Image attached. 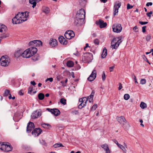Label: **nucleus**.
Instances as JSON below:
<instances>
[{"instance_id": "f257e3e1", "label": "nucleus", "mask_w": 153, "mask_h": 153, "mask_svg": "<svg viewBox=\"0 0 153 153\" xmlns=\"http://www.w3.org/2000/svg\"><path fill=\"white\" fill-rule=\"evenodd\" d=\"M85 15V10L82 8L77 11L74 19V24L77 26L81 25L84 21Z\"/></svg>"}, {"instance_id": "5701e85b", "label": "nucleus", "mask_w": 153, "mask_h": 153, "mask_svg": "<svg viewBox=\"0 0 153 153\" xmlns=\"http://www.w3.org/2000/svg\"><path fill=\"white\" fill-rule=\"evenodd\" d=\"M122 125L123 127L125 129H128L130 127L129 123L126 120Z\"/></svg>"}, {"instance_id": "6e6d98bb", "label": "nucleus", "mask_w": 153, "mask_h": 153, "mask_svg": "<svg viewBox=\"0 0 153 153\" xmlns=\"http://www.w3.org/2000/svg\"><path fill=\"white\" fill-rule=\"evenodd\" d=\"M152 14V11H150L149 13H146V15L148 17H150L151 16V15Z\"/></svg>"}, {"instance_id": "49530a36", "label": "nucleus", "mask_w": 153, "mask_h": 153, "mask_svg": "<svg viewBox=\"0 0 153 153\" xmlns=\"http://www.w3.org/2000/svg\"><path fill=\"white\" fill-rule=\"evenodd\" d=\"M146 80L145 79H141L140 80V83L142 85L146 83Z\"/></svg>"}, {"instance_id": "e433bc0d", "label": "nucleus", "mask_w": 153, "mask_h": 153, "mask_svg": "<svg viewBox=\"0 0 153 153\" xmlns=\"http://www.w3.org/2000/svg\"><path fill=\"white\" fill-rule=\"evenodd\" d=\"M36 44V40H33L30 41L29 43V46H35Z\"/></svg>"}, {"instance_id": "dca6fc26", "label": "nucleus", "mask_w": 153, "mask_h": 153, "mask_svg": "<svg viewBox=\"0 0 153 153\" xmlns=\"http://www.w3.org/2000/svg\"><path fill=\"white\" fill-rule=\"evenodd\" d=\"M121 6V4L120 3H117L116 2L115 3V4L114 6V16L116 15V13H117L118 12V10L119 8Z\"/></svg>"}, {"instance_id": "338daca9", "label": "nucleus", "mask_w": 153, "mask_h": 153, "mask_svg": "<svg viewBox=\"0 0 153 153\" xmlns=\"http://www.w3.org/2000/svg\"><path fill=\"white\" fill-rule=\"evenodd\" d=\"M112 141L115 143L117 145V146H118V144H119V143H118L117 141V140H116L115 139H113V140H112Z\"/></svg>"}, {"instance_id": "de8ad7c7", "label": "nucleus", "mask_w": 153, "mask_h": 153, "mask_svg": "<svg viewBox=\"0 0 153 153\" xmlns=\"http://www.w3.org/2000/svg\"><path fill=\"white\" fill-rule=\"evenodd\" d=\"M40 143L42 145L45 146H46V143L45 141L43 140H40Z\"/></svg>"}, {"instance_id": "052dcab7", "label": "nucleus", "mask_w": 153, "mask_h": 153, "mask_svg": "<svg viewBox=\"0 0 153 153\" xmlns=\"http://www.w3.org/2000/svg\"><path fill=\"white\" fill-rule=\"evenodd\" d=\"M119 86L118 88V89L119 90H120L123 88V87L122 86V85L121 84V83H119Z\"/></svg>"}, {"instance_id": "f8f14e48", "label": "nucleus", "mask_w": 153, "mask_h": 153, "mask_svg": "<svg viewBox=\"0 0 153 153\" xmlns=\"http://www.w3.org/2000/svg\"><path fill=\"white\" fill-rule=\"evenodd\" d=\"M96 24L99 25L101 28H104L107 25V24L106 22H104L103 21L100 19L99 20L98 22H96Z\"/></svg>"}, {"instance_id": "c03bdc74", "label": "nucleus", "mask_w": 153, "mask_h": 153, "mask_svg": "<svg viewBox=\"0 0 153 153\" xmlns=\"http://www.w3.org/2000/svg\"><path fill=\"white\" fill-rule=\"evenodd\" d=\"M5 142L2 143L1 142H0V149L2 150H3V149H4V144Z\"/></svg>"}, {"instance_id": "a878e982", "label": "nucleus", "mask_w": 153, "mask_h": 153, "mask_svg": "<svg viewBox=\"0 0 153 153\" xmlns=\"http://www.w3.org/2000/svg\"><path fill=\"white\" fill-rule=\"evenodd\" d=\"M29 12L27 11H25L24 12H21L22 18L24 17L25 18V19H26L27 18H28L29 16Z\"/></svg>"}, {"instance_id": "412c9836", "label": "nucleus", "mask_w": 153, "mask_h": 153, "mask_svg": "<svg viewBox=\"0 0 153 153\" xmlns=\"http://www.w3.org/2000/svg\"><path fill=\"white\" fill-rule=\"evenodd\" d=\"M22 50L21 49H19L14 53V56L16 58H18L20 56H22Z\"/></svg>"}, {"instance_id": "39448f33", "label": "nucleus", "mask_w": 153, "mask_h": 153, "mask_svg": "<svg viewBox=\"0 0 153 153\" xmlns=\"http://www.w3.org/2000/svg\"><path fill=\"white\" fill-rule=\"evenodd\" d=\"M7 29V27L6 26L0 24V35H1V36H0V38L4 39L9 36V33H5Z\"/></svg>"}, {"instance_id": "c85d7f7f", "label": "nucleus", "mask_w": 153, "mask_h": 153, "mask_svg": "<svg viewBox=\"0 0 153 153\" xmlns=\"http://www.w3.org/2000/svg\"><path fill=\"white\" fill-rule=\"evenodd\" d=\"M67 65L69 67H71L73 66L74 65V62L71 61H68L67 62Z\"/></svg>"}, {"instance_id": "bb28decb", "label": "nucleus", "mask_w": 153, "mask_h": 153, "mask_svg": "<svg viewBox=\"0 0 153 153\" xmlns=\"http://www.w3.org/2000/svg\"><path fill=\"white\" fill-rule=\"evenodd\" d=\"M107 55V50L105 48L103 49L101 55V57L102 58H105Z\"/></svg>"}, {"instance_id": "9b49d317", "label": "nucleus", "mask_w": 153, "mask_h": 153, "mask_svg": "<svg viewBox=\"0 0 153 153\" xmlns=\"http://www.w3.org/2000/svg\"><path fill=\"white\" fill-rule=\"evenodd\" d=\"M96 71L95 69H94L93 71L92 72L91 74L88 78V80L90 82L93 81L96 78Z\"/></svg>"}, {"instance_id": "680f3d73", "label": "nucleus", "mask_w": 153, "mask_h": 153, "mask_svg": "<svg viewBox=\"0 0 153 153\" xmlns=\"http://www.w3.org/2000/svg\"><path fill=\"white\" fill-rule=\"evenodd\" d=\"M72 113L74 115L77 114L79 113L77 111H72Z\"/></svg>"}, {"instance_id": "ddd939ff", "label": "nucleus", "mask_w": 153, "mask_h": 153, "mask_svg": "<svg viewBox=\"0 0 153 153\" xmlns=\"http://www.w3.org/2000/svg\"><path fill=\"white\" fill-rule=\"evenodd\" d=\"M34 127V124L30 122H29L27 124V131L28 133H30Z\"/></svg>"}, {"instance_id": "09e8293b", "label": "nucleus", "mask_w": 153, "mask_h": 153, "mask_svg": "<svg viewBox=\"0 0 153 153\" xmlns=\"http://www.w3.org/2000/svg\"><path fill=\"white\" fill-rule=\"evenodd\" d=\"M94 43L97 45H99V41L98 39H95L94 40Z\"/></svg>"}, {"instance_id": "2f4dec72", "label": "nucleus", "mask_w": 153, "mask_h": 153, "mask_svg": "<svg viewBox=\"0 0 153 153\" xmlns=\"http://www.w3.org/2000/svg\"><path fill=\"white\" fill-rule=\"evenodd\" d=\"M45 96L44 94L42 93H39L38 95V97L39 100H42L44 99Z\"/></svg>"}, {"instance_id": "4d7b16f0", "label": "nucleus", "mask_w": 153, "mask_h": 153, "mask_svg": "<svg viewBox=\"0 0 153 153\" xmlns=\"http://www.w3.org/2000/svg\"><path fill=\"white\" fill-rule=\"evenodd\" d=\"M151 39V36L149 35H148L146 38V40L148 41L150 40Z\"/></svg>"}, {"instance_id": "423d86ee", "label": "nucleus", "mask_w": 153, "mask_h": 153, "mask_svg": "<svg viewBox=\"0 0 153 153\" xmlns=\"http://www.w3.org/2000/svg\"><path fill=\"white\" fill-rule=\"evenodd\" d=\"M10 62L9 57L7 56H3L0 59L1 65L4 67L7 66Z\"/></svg>"}, {"instance_id": "4be33fe9", "label": "nucleus", "mask_w": 153, "mask_h": 153, "mask_svg": "<svg viewBox=\"0 0 153 153\" xmlns=\"http://www.w3.org/2000/svg\"><path fill=\"white\" fill-rule=\"evenodd\" d=\"M40 1L41 0H29V2L30 4H33L32 7L34 8L36 5L37 2H38Z\"/></svg>"}, {"instance_id": "393cba45", "label": "nucleus", "mask_w": 153, "mask_h": 153, "mask_svg": "<svg viewBox=\"0 0 153 153\" xmlns=\"http://www.w3.org/2000/svg\"><path fill=\"white\" fill-rule=\"evenodd\" d=\"M94 93L95 91H94L93 90L92 91L90 95L88 97L87 99L88 100L89 102H92L93 98Z\"/></svg>"}, {"instance_id": "6ab92c4d", "label": "nucleus", "mask_w": 153, "mask_h": 153, "mask_svg": "<svg viewBox=\"0 0 153 153\" xmlns=\"http://www.w3.org/2000/svg\"><path fill=\"white\" fill-rule=\"evenodd\" d=\"M49 44L52 47H55L57 45V42L55 39H52L49 42Z\"/></svg>"}, {"instance_id": "f704fd0d", "label": "nucleus", "mask_w": 153, "mask_h": 153, "mask_svg": "<svg viewBox=\"0 0 153 153\" xmlns=\"http://www.w3.org/2000/svg\"><path fill=\"white\" fill-rule=\"evenodd\" d=\"M88 99L87 97H83L82 98H80L79 100V102H85V103H87V101H88Z\"/></svg>"}, {"instance_id": "37998d69", "label": "nucleus", "mask_w": 153, "mask_h": 153, "mask_svg": "<svg viewBox=\"0 0 153 153\" xmlns=\"http://www.w3.org/2000/svg\"><path fill=\"white\" fill-rule=\"evenodd\" d=\"M33 89V87L32 86H30L28 88V93L31 94Z\"/></svg>"}, {"instance_id": "69168bd1", "label": "nucleus", "mask_w": 153, "mask_h": 153, "mask_svg": "<svg viewBox=\"0 0 153 153\" xmlns=\"http://www.w3.org/2000/svg\"><path fill=\"white\" fill-rule=\"evenodd\" d=\"M114 66H112L110 67L109 68V69L110 71V72H111L113 71V70L114 68Z\"/></svg>"}, {"instance_id": "774afa93", "label": "nucleus", "mask_w": 153, "mask_h": 153, "mask_svg": "<svg viewBox=\"0 0 153 153\" xmlns=\"http://www.w3.org/2000/svg\"><path fill=\"white\" fill-rule=\"evenodd\" d=\"M23 90H20L19 92V94L20 95H23V93H22Z\"/></svg>"}, {"instance_id": "a18cd8bd", "label": "nucleus", "mask_w": 153, "mask_h": 153, "mask_svg": "<svg viewBox=\"0 0 153 153\" xmlns=\"http://www.w3.org/2000/svg\"><path fill=\"white\" fill-rule=\"evenodd\" d=\"M124 99L125 100H127L130 98V96L128 94H125L124 96Z\"/></svg>"}, {"instance_id": "f3484780", "label": "nucleus", "mask_w": 153, "mask_h": 153, "mask_svg": "<svg viewBox=\"0 0 153 153\" xmlns=\"http://www.w3.org/2000/svg\"><path fill=\"white\" fill-rule=\"evenodd\" d=\"M59 41L61 44L66 45L67 44L68 41L62 36H60L58 38Z\"/></svg>"}, {"instance_id": "a211bd4d", "label": "nucleus", "mask_w": 153, "mask_h": 153, "mask_svg": "<svg viewBox=\"0 0 153 153\" xmlns=\"http://www.w3.org/2000/svg\"><path fill=\"white\" fill-rule=\"evenodd\" d=\"M116 119L119 123L122 124L126 121V120L123 116H121L120 117H117Z\"/></svg>"}, {"instance_id": "1a4fd4ad", "label": "nucleus", "mask_w": 153, "mask_h": 153, "mask_svg": "<svg viewBox=\"0 0 153 153\" xmlns=\"http://www.w3.org/2000/svg\"><path fill=\"white\" fill-rule=\"evenodd\" d=\"M42 111L40 109H38L34 111L31 115V118L33 119L37 118L42 114Z\"/></svg>"}, {"instance_id": "c756f323", "label": "nucleus", "mask_w": 153, "mask_h": 153, "mask_svg": "<svg viewBox=\"0 0 153 153\" xmlns=\"http://www.w3.org/2000/svg\"><path fill=\"white\" fill-rule=\"evenodd\" d=\"M81 102L80 104H79L78 107L79 108L82 109L83 107L85 106L86 105V103L83 102Z\"/></svg>"}, {"instance_id": "864d4df0", "label": "nucleus", "mask_w": 153, "mask_h": 153, "mask_svg": "<svg viewBox=\"0 0 153 153\" xmlns=\"http://www.w3.org/2000/svg\"><path fill=\"white\" fill-rule=\"evenodd\" d=\"M102 78L103 81L105 80V74L104 71L103 72V74L102 75Z\"/></svg>"}, {"instance_id": "0e129e2a", "label": "nucleus", "mask_w": 153, "mask_h": 153, "mask_svg": "<svg viewBox=\"0 0 153 153\" xmlns=\"http://www.w3.org/2000/svg\"><path fill=\"white\" fill-rule=\"evenodd\" d=\"M152 3L151 2H148L146 4V6H152Z\"/></svg>"}, {"instance_id": "4468645a", "label": "nucleus", "mask_w": 153, "mask_h": 153, "mask_svg": "<svg viewBox=\"0 0 153 153\" xmlns=\"http://www.w3.org/2000/svg\"><path fill=\"white\" fill-rule=\"evenodd\" d=\"M42 131V130L41 129L36 128L32 131V134L35 136H38L41 133Z\"/></svg>"}, {"instance_id": "2eb2a0df", "label": "nucleus", "mask_w": 153, "mask_h": 153, "mask_svg": "<svg viewBox=\"0 0 153 153\" xmlns=\"http://www.w3.org/2000/svg\"><path fill=\"white\" fill-rule=\"evenodd\" d=\"M12 147L10 145L9 143H8V144H7L5 142L4 149H3V151L8 152L11 151L12 149Z\"/></svg>"}, {"instance_id": "20e7f679", "label": "nucleus", "mask_w": 153, "mask_h": 153, "mask_svg": "<svg viewBox=\"0 0 153 153\" xmlns=\"http://www.w3.org/2000/svg\"><path fill=\"white\" fill-rule=\"evenodd\" d=\"M27 20V19H22L21 13L19 12L13 19L12 22L13 24H19L22 23L23 22Z\"/></svg>"}, {"instance_id": "c9c22d12", "label": "nucleus", "mask_w": 153, "mask_h": 153, "mask_svg": "<svg viewBox=\"0 0 153 153\" xmlns=\"http://www.w3.org/2000/svg\"><path fill=\"white\" fill-rule=\"evenodd\" d=\"M43 12L46 14H48L49 12V9L48 7H45L43 8Z\"/></svg>"}, {"instance_id": "8fccbe9b", "label": "nucleus", "mask_w": 153, "mask_h": 153, "mask_svg": "<svg viewBox=\"0 0 153 153\" xmlns=\"http://www.w3.org/2000/svg\"><path fill=\"white\" fill-rule=\"evenodd\" d=\"M133 7V6L131 5L130 4H127V9H131Z\"/></svg>"}, {"instance_id": "0eeeda50", "label": "nucleus", "mask_w": 153, "mask_h": 153, "mask_svg": "<svg viewBox=\"0 0 153 153\" xmlns=\"http://www.w3.org/2000/svg\"><path fill=\"white\" fill-rule=\"evenodd\" d=\"M93 59V55L90 53H86L82 56V60L85 62L89 63Z\"/></svg>"}, {"instance_id": "b1692460", "label": "nucleus", "mask_w": 153, "mask_h": 153, "mask_svg": "<svg viewBox=\"0 0 153 153\" xmlns=\"http://www.w3.org/2000/svg\"><path fill=\"white\" fill-rule=\"evenodd\" d=\"M60 111L57 108H53L52 111V113L54 114L56 116H57L60 114Z\"/></svg>"}, {"instance_id": "f03ea898", "label": "nucleus", "mask_w": 153, "mask_h": 153, "mask_svg": "<svg viewBox=\"0 0 153 153\" xmlns=\"http://www.w3.org/2000/svg\"><path fill=\"white\" fill-rule=\"evenodd\" d=\"M37 51L36 48L34 47H31L27 49L23 52L22 51V56L23 58H30L36 53Z\"/></svg>"}, {"instance_id": "58836bf2", "label": "nucleus", "mask_w": 153, "mask_h": 153, "mask_svg": "<svg viewBox=\"0 0 153 153\" xmlns=\"http://www.w3.org/2000/svg\"><path fill=\"white\" fill-rule=\"evenodd\" d=\"M63 146L60 143H57L53 145V147L55 148H58L59 147Z\"/></svg>"}, {"instance_id": "72a5a7b5", "label": "nucleus", "mask_w": 153, "mask_h": 153, "mask_svg": "<svg viewBox=\"0 0 153 153\" xmlns=\"http://www.w3.org/2000/svg\"><path fill=\"white\" fill-rule=\"evenodd\" d=\"M39 59V56L38 55H36L32 58V59L34 61H36L38 60Z\"/></svg>"}, {"instance_id": "603ef678", "label": "nucleus", "mask_w": 153, "mask_h": 153, "mask_svg": "<svg viewBox=\"0 0 153 153\" xmlns=\"http://www.w3.org/2000/svg\"><path fill=\"white\" fill-rule=\"evenodd\" d=\"M143 58L145 61H146V62H147L149 64H150V63H149L148 60L147 59V58L145 56V55H143Z\"/></svg>"}, {"instance_id": "79ce46f5", "label": "nucleus", "mask_w": 153, "mask_h": 153, "mask_svg": "<svg viewBox=\"0 0 153 153\" xmlns=\"http://www.w3.org/2000/svg\"><path fill=\"white\" fill-rule=\"evenodd\" d=\"M66 100L64 98H61L60 100V102L64 105L66 104Z\"/></svg>"}, {"instance_id": "5fc2aeb1", "label": "nucleus", "mask_w": 153, "mask_h": 153, "mask_svg": "<svg viewBox=\"0 0 153 153\" xmlns=\"http://www.w3.org/2000/svg\"><path fill=\"white\" fill-rule=\"evenodd\" d=\"M139 23L141 25H144L147 24L148 22H143L141 21H139Z\"/></svg>"}, {"instance_id": "9d476101", "label": "nucleus", "mask_w": 153, "mask_h": 153, "mask_svg": "<svg viewBox=\"0 0 153 153\" xmlns=\"http://www.w3.org/2000/svg\"><path fill=\"white\" fill-rule=\"evenodd\" d=\"M64 36L67 39H70L74 36L75 34L72 31H68L65 32Z\"/></svg>"}, {"instance_id": "473e14b6", "label": "nucleus", "mask_w": 153, "mask_h": 153, "mask_svg": "<svg viewBox=\"0 0 153 153\" xmlns=\"http://www.w3.org/2000/svg\"><path fill=\"white\" fill-rule=\"evenodd\" d=\"M140 107L142 109H144L147 107L146 104L143 102H141L140 104Z\"/></svg>"}, {"instance_id": "bf43d9fd", "label": "nucleus", "mask_w": 153, "mask_h": 153, "mask_svg": "<svg viewBox=\"0 0 153 153\" xmlns=\"http://www.w3.org/2000/svg\"><path fill=\"white\" fill-rule=\"evenodd\" d=\"M133 30L135 32H138V28L137 27V26H135V27H133Z\"/></svg>"}, {"instance_id": "a19ab883", "label": "nucleus", "mask_w": 153, "mask_h": 153, "mask_svg": "<svg viewBox=\"0 0 153 153\" xmlns=\"http://www.w3.org/2000/svg\"><path fill=\"white\" fill-rule=\"evenodd\" d=\"M10 94V91L8 90H6L4 91L3 96L4 97L7 96Z\"/></svg>"}, {"instance_id": "4c0bfd02", "label": "nucleus", "mask_w": 153, "mask_h": 153, "mask_svg": "<svg viewBox=\"0 0 153 153\" xmlns=\"http://www.w3.org/2000/svg\"><path fill=\"white\" fill-rule=\"evenodd\" d=\"M42 42L41 41L39 40H36V44L35 46H42Z\"/></svg>"}, {"instance_id": "13d9d810", "label": "nucleus", "mask_w": 153, "mask_h": 153, "mask_svg": "<svg viewBox=\"0 0 153 153\" xmlns=\"http://www.w3.org/2000/svg\"><path fill=\"white\" fill-rule=\"evenodd\" d=\"M146 26H144L142 27V32L143 33H144L146 32Z\"/></svg>"}, {"instance_id": "aec40b11", "label": "nucleus", "mask_w": 153, "mask_h": 153, "mask_svg": "<svg viewBox=\"0 0 153 153\" xmlns=\"http://www.w3.org/2000/svg\"><path fill=\"white\" fill-rule=\"evenodd\" d=\"M101 146L105 151L106 153H110L108 145L107 144L102 145Z\"/></svg>"}, {"instance_id": "ea45409f", "label": "nucleus", "mask_w": 153, "mask_h": 153, "mask_svg": "<svg viewBox=\"0 0 153 153\" xmlns=\"http://www.w3.org/2000/svg\"><path fill=\"white\" fill-rule=\"evenodd\" d=\"M79 3L82 7H84L85 6L86 1L85 0H81L79 1Z\"/></svg>"}, {"instance_id": "6e6552de", "label": "nucleus", "mask_w": 153, "mask_h": 153, "mask_svg": "<svg viewBox=\"0 0 153 153\" xmlns=\"http://www.w3.org/2000/svg\"><path fill=\"white\" fill-rule=\"evenodd\" d=\"M112 29L114 32L118 33L121 31L122 27L120 24H116L113 25Z\"/></svg>"}, {"instance_id": "7c9ffc66", "label": "nucleus", "mask_w": 153, "mask_h": 153, "mask_svg": "<svg viewBox=\"0 0 153 153\" xmlns=\"http://www.w3.org/2000/svg\"><path fill=\"white\" fill-rule=\"evenodd\" d=\"M117 146L123 151L124 152L126 153V150L125 147L123 146L120 144H118V145Z\"/></svg>"}, {"instance_id": "7ed1b4c3", "label": "nucleus", "mask_w": 153, "mask_h": 153, "mask_svg": "<svg viewBox=\"0 0 153 153\" xmlns=\"http://www.w3.org/2000/svg\"><path fill=\"white\" fill-rule=\"evenodd\" d=\"M122 36L117 38H114L111 42V48L113 49H116L119 46L120 44L122 42L121 39Z\"/></svg>"}, {"instance_id": "cd10ccee", "label": "nucleus", "mask_w": 153, "mask_h": 153, "mask_svg": "<svg viewBox=\"0 0 153 153\" xmlns=\"http://www.w3.org/2000/svg\"><path fill=\"white\" fill-rule=\"evenodd\" d=\"M42 126L45 128H49L51 127V126L49 124L46 123H42Z\"/></svg>"}, {"instance_id": "e2e57ef3", "label": "nucleus", "mask_w": 153, "mask_h": 153, "mask_svg": "<svg viewBox=\"0 0 153 153\" xmlns=\"http://www.w3.org/2000/svg\"><path fill=\"white\" fill-rule=\"evenodd\" d=\"M46 81H49L50 82H52L53 81V79L51 77L48 78L46 80Z\"/></svg>"}, {"instance_id": "3c124183", "label": "nucleus", "mask_w": 153, "mask_h": 153, "mask_svg": "<svg viewBox=\"0 0 153 153\" xmlns=\"http://www.w3.org/2000/svg\"><path fill=\"white\" fill-rule=\"evenodd\" d=\"M97 104H94L91 108L92 110H95L97 108Z\"/></svg>"}]
</instances>
